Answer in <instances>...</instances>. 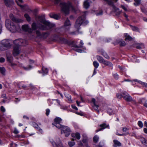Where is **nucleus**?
Wrapping results in <instances>:
<instances>
[{
  "mask_svg": "<svg viewBox=\"0 0 147 147\" xmlns=\"http://www.w3.org/2000/svg\"><path fill=\"white\" fill-rule=\"evenodd\" d=\"M135 3H134V5L136 6H138L140 5V2L141 0H134Z\"/></svg>",
  "mask_w": 147,
  "mask_h": 147,
  "instance_id": "obj_29",
  "label": "nucleus"
},
{
  "mask_svg": "<svg viewBox=\"0 0 147 147\" xmlns=\"http://www.w3.org/2000/svg\"><path fill=\"white\" fill-rule=\"evenodd\" d=\"M38 18L39 21L44 25V26L46 28V29L45 30L50 29L54 27V26L53 24L46 21L44 15L39 16L38 17Z\"/></svg>",
  "mask_w": 147,
  "mask_h": 147,
  "instance_id": "obj_4",
  "label": "nucleus"
},
{
  "mask_svg": "<svg viewBox=\"0 0 147 147\" xmlns=\"http://www.w3.org/2000/svg\"><path fill=\"white\" fill-rule=\"evenodd\" d=\"M123 95V93H121V94L118 93L116 94L117 97V98L120 99L122 97Z\"/></svg>",
  "mask_w": 147,
  "mask_h": 147,
  "instance_id": "obj_41",
  "label": "nucleus"
},
{
  "mask_svg": "<svg viewBox=\"0 0 147 147\" xmlns=\"http://www.w3.org/2000/svg\"><path fill=\"white\" fill-rule=\"evenodd\" d=\"M42 70L43 71V73L45 74H46L48 73V70L46 68H45L43 67L42 68Z\"/></svg>",
  "mask_w": 147,
  "mask_h": 147,
  "instance_id": "obj_35",
  "label": "nucleus"
},
{
  "mask_svg": "<svg viewBox=\"0 0 147 147\" xmlns=\"http://www.w3.org/2000/svg\"><path fill=\"white\" fill-rule=\"evenodd\" d=\"M122 97L127 102L134 101L132 97L127 93L123 92Z\"/></svg>",
  "mask_w": 147,
  "mask_h": 147,
  "instance_id": "obj_10",
  "label": "nucleus"
},
{
  "mask_svg": "<svg viewBox=\"0 0 147 147\" xmlns=\"http://www.w3.org/2000/svg\"><path fill=\"white\" fill-rule=\"evenodd\" d=\"M50 111V110L49 109H46V114L47 116H48L49 115Z\"/></svg>",
  "mask_w": 147,
  "mask_h": 147,
  "instance_id": "obj_51",
  "label": "nucleus"
},
{
  "mask_svg": "<svg viewBox=\"0 0 147 147\" xmlns=\"http://www.w3.org/2000/svg\"><path fill=\"white\" fill-rule=\"evenodd\" d=\"M88 23V22L86 20L85 15V14H84L77 19L75 24V27L78 31L80 27L82 24L86 25Z\"/></svg>",
  "mask_w": 147,
  "mask_h": 147,
  "instance_id": "obj_3",
  "label": "nucleus"
},
{
  "mask_svg": "<svg viewBox=\"0 0 147 147\" xmlns=\"http://www.w3.org/2000/svg\"><path fill=\"white\" fill-rule=\"evenodd\" d=\"M99 138L97 136H95L93 137V141L95 143H96L98 141Z\"/></svg>",
  "mask_w": 147,
  "mask_h": 147,
  "instance_id": "obj_31",
  "label": "nucleus"
},
{
  "mask_svg": "<svg viewBox=\"0 0 147 147\" xmlns=\"http://www.w3.org/2000/svg\"><path fill=\"white\" fill-rule=\"evenodd\" d=\"M125 36L126 37L125 39V40H128L129 41H131L132 40V37L128 35L127 34H126Z\"/></svg>",
  "mask_w": 147,
  "mask_h": 147,
  "instance_id": "obj_28",
  "label": "nucleus"
},
{
  "mask_svg": "<svg viewBox=\"0 0 147 147\" xmlns=\"http://www.w3.org/2000/svg\"><path fill=\"white\" fill-rule=\"evenodd\" d=\"M93 64L95 68H97L99 66V63L96 61L93 62Z\"/></svg>",
  "mask_w": 147,
  "mask_h": 147,
  "instance_id": "obj_32",
  "label": "nucleus"
},
{
  "mask_svg": "<svg viewBox=\"0 0 147 147\" xmlns=\"http://www.w3.org/2000/svg\"><path fill=\"white\" fill-rule=\"evenodd\" d=\"M16 2L17 3V4H18V5L20 7H21V8H23L25 7V6L24 5H20L19 4V2L18 1H16Z\"/></svg>",
  "mask_w": 147,
  "mask_h": 147,
  "instance_id": "obj_46",
  "label": "nucleus"
},
{
  "mask_svg": "<svg viewBox=\"0 0 147 147\" xmlns=\"http://www.w3.org/2000/svg\"><path fill=\"white\" fill-rule=\"evenodd\" d=\"M5 59L3 57L0 58V62L3 63L5 61Z\"/></svg>",
  "mask_w": 147,
  "mask_h": 147,
  "instance_id": "obj_52",
  "label": "nucleus"
},
{
  "mask_svg": "<svg viewBox=\"0 0 147 147\" xmlns=\"http://www.w3.org/2000/svg\"><path fill=\"white\" fill-rule=\"evenodd\" d=\"M63 129L61 131V134L62 133V131L65 134V136L67 137L70 135L71 132V130L70 128L66 126H63Z\"/></svg>",
  "mask_w": 147,
  "mask_h": 147,
  "instance_id": "obj_11",
  "label": "nucleus"
},
{
  "mask_svg": "<svg viewBox=\"0 0 147 147\" xmlns=\"http://www.w3.org/2000/svg\"><path fill=\"white\" fill-rule=\"evenodd\" d=\"M143 47V45H137L136 46V48L137 49H141Z\"/></svg>",
  "mask_w": 147,
  "mask_h": 147,
  "instance_id": "obj_48",
  "label": "nucleus"
},
{
  "mask_svg": "<svg viewBox=\"0 0 147 147\" xmlns=\"http://www.w3.org/2000/svg\"><path fill=\"white\" fill-rule=\"evenodd\" d=\"M12 57L10 56H7V61L9 62H11L12 61Z\"/></svg>",
  "mask_w": 147,
  "mask_h": 147,
  "instance_id": "obj_36",
  "label": "nucleus"
},
{
  "mask_svg": "<svg viewBox=\"0 0 147 147\" xmlns=\"http://www.w3.org/2000/svg\"><path fill=\"white\" fill-rule=\"evenodd\" d=\"M18 132V130L15 128L14 131V133L15 134H17Z\"/></svg>",
  "mask_w": 147,
  "mask_h": 147,
  "instance_id": "obj_60",
  "label": "nucleus"
},
{
  "mask_svg": "<svg viewBox=\"0 0 147 147\" xmlns=\"http://www.w3.org/2000/svg\"><path fill=\"white\" fill-rule=\"evenodd\" d=\"M6 70L3 67H0V72L1 74L3 76L5 75Z\"/></svg>",
  "mask_w": 147,
  "mask_h": 147,
  "instance_id": "obj_22",
  "label": "nucleus"
},
{
  "mask_svg": "<svg viewBox=\"0 0 147 147\" xmlns=\"http://www.w3.org/2000/svg\"><path fill=\"white\" fill-rule=\"evenodd\" d=\"M59 40L60 42L63 44H67L68 45H70L71 44L70 41L68 40H67L63 38L60 37L59 38Z\"/></svg>",
  "mask_w": 147,
  "mask_h": 147,
  "instance_id": "obj_14",
  "label": "nucleus"
},
{
  "mask_svg": "<svg viewBox=\"0 0 147 147\" xmlns=\"http://www.w3.org/2000/svg\"><path fill=\"white\" fill-rule=\"evenodd\" d=\"M76 138L78 140L80 139V134L79 133H76Z\"/></svg>",
  "mask_w": 147,
  "mask_h": 147,
  "instance_id": "obj_45",
  "label": "nucleus"
},
{
  "mask_svg": "<svg viewBox=\"0 0 147 147\" xmlns=\"http://www.w3.org/2000/svg\"><path fill=\"white\" fill-rule=\"evenodd\" d=\"M1 46L0 47V50L3 51L10 48L11 46L9 40H3L1 42Z\"/></svg>",
  "mask_w": 147,
  "mask_h": 147,
  "instance_id": "obj_7",
  "label": "nucleus"
},
{
  "mask_svg": "<svg viewBox=\"0 0 147 147\" xmlns=\"http://www.w3.org/2000/svg\"><path fill=\"white\" fill-rule=\"evenodd\" d=\"M32 67L31 65H29L28 67H23V68L25 70H28L32 68Z\"/></svg>",
  "mask_w": 147,
  "mask_h": 147,
  "instance_id": "obj_40",
  "label": "nucleus"
},
{
  "mask_svg": "<svg viewBox=\"0 0 147 147\" xmlns=\"http://www.w3.org/2000/svg\"><path fill=\"white\" fill-rule=\"evenodd\" d=\"M123 16L126 18V20L127 21H129V20L128 18V16L125 13H124Z\"/></svg>",
  "mask_w": 147,
  "mask_h": 147,
  "instance_id": "obj_53",
  "label": "nucleus"
},
{
  "mask_svg": "<svg viewBox=\"0 0 147 147\" xmlns=\"http://www.w3.org/2000/svg\"><path fill=\"white\" fill-rule=\"evenodd\" d=\"M72 107L73 109L76 110H78L77 108L74 105H72Z\"/></svg>",
  "mask_w": 147,
  "mask_h": 147,
  "instance_id": "obj_57",
  "label": "nucleus"
},
{
  "mask_svg": "<svg viewBox=\"0 0 147 147\" xmlns=\"http://www.w3.org/2000/svg\"><path fill=\"white\" fill-rule=\"evenodd\" d=\"M121 7L125 11H127V9L126 8L124 5H121Z\"/></svg>",
  "mask_w": 147,
  "mask_h": 147,
  "instance_id": "obj_50",
  "label": "nucleus"
},
{
  "mask_svg": "<svg viewBox=\"0 0 147 147\" xmlns=\"http://www.w3.org/2000/svg\"><path fill=\"white\" fill-rule=\"evenodd\" d=\"M32 28L29 27L28 25H24L22 26L23 30L26 32H28L29 33H31L33 30H36L37 29L44 30L46 29V27L40 23L36 24L35 22H33L31 25Z\"/></svg>",
  "mask_w": 147,
  "mask_h": 147,
  "instance_id": "obj_1",
  "label": "nucleus"
},
{
  "mask_svg": "<svg viewBox=\"0 0 147 147\" xmlns=\"http://www.w3.org/2000/svg\"><path fill=\"white\" fill-rule=\"evenodd\" d=\"M106 2L107 4L110 6H111L113 9V11L116 16H119L121 13L122 11H119V8L116 7L114 4L113 1L116 2L118 0H103Z\"/></svg>",
  "mask_w": 147,
  "mask_h": 147,
  "instance_id": "obj_5",
  "label": "nucleus"
},
{
  "mask_svg": "<svg viewBox=\"0 0 147 147\" xmlns=\"http://www.w3.org/2000/svg\"><path fill=\"white\" fill-rule=\"evenodd\" d=\"M141 141L142 143L144 145H147V141L144 138H142Z\"/></svg>",
  "mask_w": 147,
  "mask_h": 147,
  "instance_id": "obj_34",
  "label": "nucleus"
},
{
  "mask_svg": "<svg viewBox=\"0 0 147 147\" xmlns=\"http://www.w3.org/2000/svg\"><path fill=\"white\" fill-rule=\"evenodd\" d=\"M113 142L114 143L113 146L114 147H116L117 146H121V143L116 140H113Z\"/></svg>",
  "mask_w": 147,
  "mask_h": 147,
  "instance_id": "obj_19",
  "label": "nucleus"
},
{
  "mask_svg": "<svg viewBox=\"0 0 147 147\" xmlns=\"http://www.w3.org/2000/svg\"><path fill=\"white\" fill-rule=\"evenodd\" d=\"M2 97H3L5 99H7V98L6 96V94H3L2 95Z\"/></svg>",
  "mask_w": 147,
  "mask_h": 147,
  "instance_id": "obj_64",
  "label": "nucleus"
},
{
  "mask_svg": "<svg viewBox=\"0 0 147 147\" xmlns=\"http://www.w3.org/2000/svg\"><path fill=\"white\" fill-rule=\"evenodd\" d=\"M66 97H67V99H68V100L69 101H71V96L68 95V96H66Z\"/></svg>",
  "mask_w": 147,
  "mask_h": 147,
  "instance_id": "obj_62",
  "label": "nucleus"
},
{
  "mask_svg": "<svg viewBox=\"0 0 147 147\" xmlns=\"http://www.w3.org/2000/svg\"><path fill=\"white\" fill-rule=\"evenodd\" d=\"M19 40V39H16L13 41V43L15 44V45L13 47V55L15 56H17L20 53L19 44H17L16 42V41Z\"/></svg>",
  "mask_w": 147,
  "mask_h": 147,
  "instance_id": "obj_8",
  "label": "nucleus"
},
{
  "mask_svg": "<svg viewBox=\"0 0 147 147\" xmlns=\"http://www.w3.org/2000/svg\"><path fill=\"white\" fill-rule=\"evenodd\" d=\"M68 144L69 146L70 147H72L75 145V143L73 141L70 142H68Z\"/></svg>",
  "mask_w": 147,
  "mask_h": 147,
  "instance_id": "obj_39",
  "label": "nucleus"
},
{
  "mask_svg": "<svg viewBox=\"0 0 147 147\" xmlns=\"http://www.w3.org/2000/svg\"><path fill=\"white\" fill-rule=\"evenodd\" d=\"M96 58L98 60L100 63H103L105 60L101 56L99 55H97Z\"/></svg>",
  "mask_w": 147,
  "mask_h": 147,
  "instance_id": "obj_20",
  "label": "nucleus"
},
{
  "mask_svg": "<svg viewBox=\"0 0 147 147\" xmlns=\"http://www.w3.org/2000/svg\"><path fill=\"white\" fill-rule=\"evenodd\" d=\"M51 142L53 146L54 147H62L63 145L60 142H59L58 143H56L53 140L51 141Z\"/></svg>",
  "mask_w": 147,
  "mask_h": 147,
  "instance_id": "obj_17",
  "label": "nucleus"
},
{
  "mask_svg": "<svg viewBox=\"0 0 147 147\" xmlns=\"http://www.w3.org/2000/svg\"><path fill=\"white\" fill-rule=\"evenodd\" d=\"M19 40L16 41L17 44H19L20 46H25L28 44V41L25 40H22L21 39H18Z\"/></svg>",
  "mask_w": 147,
  "mask_h": 147,
  "instance_id": "obj_13",
  "label": "nucleus"
},
{
  "mask_svg": "<svg viewBox=\"0 0 147 147\" xmlns=\"http://www.w3.org/2000/svg\"><path fill=\"white\" fill-rule=\"evenodd\" d=\"M4 2L5 5L8 7H10L14 3L13 0H4Z\"/></svg>",
  "mask_w": 147,
  "mask_h": 147,
  "instance_id": "obj_15",
  "label": "nucleus"
},
{
  "mask_svg": "<svg viewBox=\"0 0 147 147\" xmlns=\"http://www.w3.org/2000/svg\"><path fill=\"white\" fill-rule=\"evenodd\" d=\"M84 5L86 9H88L90 6L89 0H86L84 2Z\"/></svg>",
  "mask_w": 147,
  "mask_h": 147,
  "instance_id": "obj_21",
  "label": "nucleus"
},
{
  "mask_svg": "<svg viewBox=\"0 0 147 147\" xmlns=\"http://www.w3.org/2000/svg\"><path fill=\"white\" fill-rule=\"evenodd\" d=\"M100 128L99 129H97L96 131V132H98L99 131H101L103 129H104L106 128H108L109 127V125H107L106 123H104L102 124H100L99 125Z\"/></svg>",
  "mask_w": 147,
  "mask_h": 147,
  "instance_id": "obj_16",
  "label": "nucleus"
},
{
  "mask_svg": "<svg viewBox=\"0 0 147 147\" xmlns=\"http://www.w3.org/2000/svg\"><path fill=\"white\" fill-rule=\"evenodd\" d=\"M55 4H58L59 2L60 1V0H55Z\"/></svg>",
  "mask_w": 147,
  "mask_h": 147,
  "instance_id": "obj_63",
  "label": "nucleus"
},
{
  "mask_svg": "<svg viewBox=\"0 0 147 147\" xmlns=\"http://www.w3.org/2000/svg\"><path fill=\"white\" fill-rule=\"evenodd\" d=\"M61 119L59 117H57L54 119L55 123H60L61 121Z\"/></svg>",
  "mask_w": 147,
  "mask_h": 147,
  "instance_id": "obj_27",
  "label": "nucleus"
},
{
  "mask_svg": "<svg viewBox=\"0 0 147 147\" xmlns=\"http://www.w3.org/2000/svg\"><path fill=\"white\" fill-rule=\"evenodd\" d=\"M32 124L33 126L35 128L38 129V127H39L38 125L35 122H33Z\"/></svg>",
  "mask_w": 147,
  "mask_h": 147,
  "instance_id": "obj_37",
  "label": "nucleus"
},
{
  "mask_svg": "<svg viewBox=\"0 0 147 147\" xmlns=\"http://www.w3.org/2000/svg\"><path fill=\"white\" fill-rule=\"evenodd\" d=\"M103 56L106 58L109 59V57L108 55L106 53H104V54L103 55Z\"/></svg>",
  "mask_w": 147,
  "mask_h": 147,
  "instance_id": "obj_47",
  "label": "nucleus"
},
{
  "mask_svg": "<svg viewBox=\"0 0 147 147\" xmlns=\"http://www.w3.org/2000/svg\"><path fill=\"white\" fill-rule=\"evenodd\" d=\"M53 125H54L55 126H56L57 128H63V126L62 125L60 124V123H52Z\"/></svg>",
  "mask_w": 147,
  "mask_h": 147,
  "instance_id": "obj_25",
  "label": "nucleus"
},
{
  "mask_svg": "<svg viewBox=\"0 0 147 147\" xmlns=\"http://www.w3.org/2000/svg\"><path fill=\"white\" fill-rule=\"evenodd\" d=\"M107 112L110 115H111L112 114L113 111L111 109L109 108L107 110Z\"/></svg>",
  "mask_w": 147,
  "mask_h": 147,
  "instance_id": "obj_44",
  "label": "nucleus"
},
{
  "mask_svg": "<svg viewBox=\"0 0 147 147\" xmlns=\"http://www.w3.org/2000/svg\"><path fill=\"white\" fill-rule=\"evenodd\" d=\"M60 5L61 8V11L65 15H67L69 13V9L72 7L71 3L68 2L67 3L61 2L60 3Z\"/></svg>",
  "mask_w": 147,
  "mask_h": 147,
  "instance_id": "obj_2",
  "label": "nucleus"
},
{
  "mask_svg": "<svg viewBox=\"0 0 147 147\" xmlns=\"http://www.w3.org/2000/svg\"><path fill=\"white\" fill-rule=\"evenodd\" d=\"M138 126L141 128H142L143 126V123L140 121H139L138 122Z\"/></svg>",
  "mask_w": 147,
  "mask_h": 147,
  "instance_id": "obj_42",
  "label": "nucleus"
},
{
  "mask_svg": "<svg viewBox=\"0 0 147 147\" xmlns=\"http://www.w3.org/2000/svg\"><path fill=\"white\" fill-rule=\"evenodd\" d=\"M114 78L116 80H117L118 79L119 77V75L117 74V73H116L115 74H114Z\"/></svg>",
  "mask_w": 147,
  "mask_h": 147,
  "instance_id": "obj_49",
  "label": "nucleus"
},
{
  "mask_svg": "<svg viewBox=\"0 0 147 147\" xmlns=\"http://www.w3.org/2000/svg\"><path fill=\"white\" fill-rule=\"evenodd\" d=\"M87 141V139L86 138H85L82 140V142L83 143H86Z\"/></svg>",
  "mask_w": 147,
  "mask_h": 147,
  "instance_id": "obj_55",
  "label": "nucleus"
},
{
  "mask_svg": "<svg viewBox=\"0 0 147 147\" xmlns=\"http://www.w3.org/2000/svg\"><path fill=\"white\" fill-rule=\"evenodd\" d=\"M131 27L132 30L133 31H139V29L138 27H136V26H131Z\"/></svg>",
  "mask_w": 147,
  "mask_h": 147,
  "instance_id": "obj_38",
  "label": "nucleus"
},
{
  "mask_svg": "<svg viewBox=\"0 0 147 147\" xmlns=\"http://www.w3.org/2000/svg\"><path fill=\"white\" fill-rule=\"evenodd\" d=\"M5 25L6 27L9 29L10 31L12 32H15L17 30V28L16 26L9 19H7L6 20Z\"/></svg>",
  "mask_w": 147,
  "mask_h": 147,
  "instance_id": "obj_6",
  "label": "nucleus"
},
{
  "mask_svg": "<svg viewBox=\"0 0 147 147\" xmlns=\"http://www.w3.org/2000/svg\"><path fill=\"white\" fill-rule=\"evenodd\" d=\"M103 64L109 67H112L113 65L112 64L111 62L107 61H105Z\"/></svg>",
  "mask_w": 147,
  "mask_h": 147,
  "instance_id": "obj_26",
  "label": "nucleus"
},
{
  "mask_svg": "<svg viewBox=\"0 0 147 147\" xmlns=\"http://www.w3.org/2000/svg\"><path fill=\"white\" fill-rule=\"evenodd\" d=\"M36 34L37 37L43 39H46L49 35V33L48 32H43L41 33L38 30H36Z\"/></svg>",
  "mask_w": 147,
  "mask_h": 147,
  "instance_id": "obj_9",
  "label": "nucleus"
},
{
  "mask_svg": "<svg viewBox=\"0 0 147 147\" xmlns=\"http://www.w3.org/2000/svg\"><path fill=\"white\" fill-rule=\"evenodd\" d=\"M92 102H93L94 105H96L95 104L96 100L94 98H92Z\"/></svg>",
  "mask_w": 147,
  "mask_h": 147,
  "instance_id": "obj_61",
  "label": "nucleus"
},
{
  "mask_svg": "<svg viewBox=\"0 0 147 147\" xmlns=\"http://www.w3.org/2000/svg\"><path fill=\"white\" fill-rule=\"evenodd\" d=\"M116 43L115 44V45H117V44H119L120 47H124L126 45L125 42L124 41L120 40H117L116 41Z\"/></svg>",
  "mask_w": 147,
  "mask_h": 147,
  "instance_id": "obj_18",
  "label": "nucleus"
},
{
  "mask_svg": "<svg viewBox=\"0 0 147 147\" xmlns=\"http://www.w3.org/2000/svg\"><path fill=\"white\" fill-rule=\"evenodd\" d=\"M9 18L13 22L16 23H18L23 22V20H22L17 18L12 13L10 14Z\"/></svg>",
  "mask_w": 147,
  "mask_h": 147,
  "instance_id": "obj_12",
  "label": "nucleus"
},
{
  "mask_svg": "<svg viewBox=\"0 0 147 147\" xmlns=\"http://www.w3.org/2000/svg\"><path fill=\"white\" fill-rule=\"evenodd\" d=\"M24 17L26 18L27 21L29 22L30 21V18L28 14L27 13H26L24 14Z\"/></svg>",
  "mask_w": 147,
  "mask_h": 147,
  "instance_id": "obj_30",
  "label": "nucleus"
},
{
  "mask_svg": "<svg viewBox=\"0 0 147 147\" xmlns=\"http://www.w3.org/2000/svg\"><path fill=\"white\" fill-rule=\"evenodd\" d=\"M76 51L78 52H82V50L80 49H77L76 50Z\"/></svg>",
  "mask_w": 147,
  "mask_h": 147,
  "instance_id": "obj_59",
  "label": "nucleus"
},
{
  "mask_svg": "<svg viewBox=\"0 0 147 147\" xmlns=\"http://www.w3.org/2000/svg\"><path fill=\"white\" fill-rule=\"evenodd\" d=\"M1 111L3 112H5V109L3 107V106H1Z\"/></svg>",
  "mask_w": 147,
  "mask_h": 147,
  "instance_id": "obj_56",
  "label": "nucleus"
},
{
  "mask_svg": "<svg viewBox=\"0 0 147 147\" xmlns=\"http://www.w3.org/2000/svg\"><path fill=\"white\" fill-rule=\"evenodd\" d=\"M141 9L142 11L143 12L146 13V12H147V11H146V10L145 9L142 8H141Z\"/></svg>",
  "mask_w": 147,
  "mask_h": 147,
  "instance_id": "obj_54",
  "label": "nucleus"
},
{
  "mask_svg": "<svg viewBox=\"0 0 147 147\" xmlns=\"http://www.w3.org/2000/svg\"><path fill=\"white\" fill-rule=\"evenodd\" d=\"M99 107L98 105H94V106H93V107L94 109L97 111L98 112H99V110H98V107Z\"/></svg>",
  "mask_w": 147,
  "mask_h": 147,
  "instance_id": "obj_43",
  "label": "nucleus"
},
{
  "mask_svg": "<svg viewBox=\"0 0 147 147\" xmlns=\"http://www.w3.org/2000/svg\"><path fill=\"white\" fill-rule=\"evenodd\" d=\"M127 130V129L126 127H123L122 129V131L123 132H125Z\"/></svg>",
  "mask_w": 147,
  "mask_h": 147,
  "instance_id": "obj_58",
  "label": "nucleus"
},
{
  "mask_svg": "<svg viewBox=\"0 0 147 147\" xmlns=\"http://www.w3.org/2000/svg\"><path fill=\"white\" fill-rule=\"evenodd\" d=\"M50 17L54 18L56 20H58L60 19V17L57 14H50Z\"/></svg>",
  "mask_w": 147,
  "mask_h": 147,
  "instance_id": "obj_23",
  "label": "nucleus"
},
{
  "mask_svg": "<svg viewBox=\"0 0 147 147\" xmlns=\"http://www.w3.org/2000/svg\"><path fill=\"white\" fill-rule=\"evenodd\" d=\"M71 42V45H72V47H73L78 48H82V46H78L77 45H76L74 44L73 43V42Z\"/></svg>",
  "mask_w": 147,
  "mask_h": 147,
  "instance_id": "obj_33",
  "label": "nucleus"
},
{
  "mask_svg": "<svg viewBox=\"0 0 147 147\" xmlns=\"http://www.w3.org/2000/svg\"><path fill=\"white\" fill-rule=\"evenodd\" d=\"M65 26H71V24L69 20L67 18L64 24Z\"/></svg>",
  "mask_w": 147,
  "mask_h": 147,
  "instance_id": "obj_24",
  "label": "nucleus"
}]
</instances>
